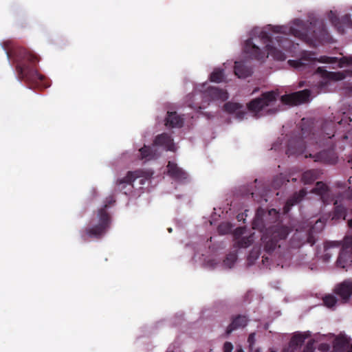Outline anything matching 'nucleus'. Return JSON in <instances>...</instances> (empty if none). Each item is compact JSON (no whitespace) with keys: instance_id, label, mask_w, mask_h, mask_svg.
Listing matches in <instances>:
<instances>
[{"instance_id":"35","label":"nucleus","mask_w":352,"mask_h":352,"mask_svg":"<svg viewBox=\"0 0 352 352\" xmlns=\"http://www.w3.org/2000/svg\"><path fill=\"white\" fill-rule=\"evenodd\" d=\"M217 265V263L216 262V259H214V258H210L204 263V265L206 267L210 268V269L215 268Z\"/></svg>"},{"instance_id":"40","label":"nucleus","mask_w":352,"mask_h":352,"mask_svg":"<svg viewBox=\"0 0 352 352\" xmlns=\"http://www.w3.org/2000/svg\"><path fill=\"white\" fill-rule=\"evenodd\" d=\"M262 239L263 240L264 242L267 243V248L269 250H271V249H272L274 248L272 245H271L268 244L269 241H267V236L263 237Z\"/></svg>"},{"instance_id":"44","label":"nucleus","mask_w":352,"mask_h":352,"mask_svg":"<svg viewBox=\"0 0 352 352\" xmlns=\"http://www.w3.org/2000/svg\"><path fill=\"white\" fill-rule=\"evenodd\" d=\"M348 224L350 228H352V219L349 220Z\"/></svg>"},{"instance_id":"15","label":"nucleus","mask_w":352,"mask_h":352,"mask_svg":"<svg viewBox=\"0 0 352 352\" xmlns=\"http://www.w3.org/2000/svg\"><path fill=\"white\" fill-rule=\"evenodd\" d=\"M225 111L234 115L237 119L241 120L246 116V112L242 105L236 102H228L225 104Z\"/></svg>"},{"instance_id":"20","label":"nucleus","mask_w":352,"mask_h":352,"mask_svg":"<svg viewBox=\"0 0 352 352\" xmlns=\"http://www.w3.org/2000/svg\"><path fill=\"white\" fill-rule=\"evenodd\" d=\"M139 160L145 163L148 161L152 160L154 158V151L150 146L144 145L139 149Z\"/></svg>"},{"instance_id":"33","label":"nucleus","mask_w":352,"mask_h":352,"mask_svg":"<svg viewBox=\"0 0 352 352\" xmlns=\"http://www.w3.org/2000/svg\"><path fill=\"white\" fill-rule=\"evenodd\" d=\"M231 228V225L229 223H223L219 226L218 230L221 234H225L229 232Z\"/></svg>"},{"instance_id":"9","label":"nucleus","mask_w":352,"mask_h":352,"mask_svg":"<svg viewBox=\"0 0 352 352\" xmlns=\"http://www.w3.org/2000/svg\"><path fill=\"white\" fill-rule=\"evenodd\" d=\"M329 19L333 23V25L337 28L338 31L340 33H344V30L340 23L344 24L346 27L352 29V19L350 14H346L342 17L340 20L338 18V14L336 12L330 11L329 13Z\"/></svg>"},{"instance_id":"13","label":"nucleus","mask_w":352,"mask_h":352,"mask_svg":"<svg viewBox=\"0 0 352 352\" xmlns=\"http://www.w3.org/2000/svg\"><path fill=\"white\" fill-rule=\"evenodd\" d=\"M311 336L309 331L306 332H298L295 333L289 343V349L287 351L285 352H294L295 350L298 349L304 342L305 339L308 338Z\"/></svg>"},{"instance_id":"24","label":"nucleus","mask_w":352,"mask_h":352,"mask_svg":"<svg viewBox=\"0 0 352 352\" xmlns=\"http://www.w3.org/2000/svg\"><path fill=\"white\" fill-rule=\"evenodd\" d=\"M224 78L223 69L215 68L210 75V80L213 82H221Z\"/></svg>"},{"instance_id":"4","label":"nucleus","mask_w":352,"mask_h":352,"mask_svg":"<svg viewBox=\"0 0 352 352\" xmlns=\"http://www.w3.org/2000/svg\"><path fill=\"white\" fill-rule=\"evenodd\" d=\"M98 223L91 227H87L81 231V237L83 241L88 239H100L106 234L111 225V217L104 208L98 210Z\"/></svg>"},{"instance_id":"49","label":"nucleus","mask_w":352,"mask_h":352,"mask_svg":"<svg viewBox=\"0 0 352 352\" xmlns=\"http://www.w3.org/2000/svg\"><path fill=\"white\" fill-rule=\"evenodd\" d=\"M351 10H352V6L351 7Z\"/></svg>"},{"instance_id":"28","label":"nucleus","mask_w":352,"mask_h":352,"mask_svg":"<svg viewBox=\"0 0 352 352\" xmlns=\"http://www.w3.org/2000/svg\"><path fill=\"white\" fill-rule=\"evenodd\" d=\"M288 234V230L285 228H282L278 232H275L273 233V239H272V243H276L277 242V237L279 239H284Z\"/></svg>"},{"instance_id":"6","label":"nucleus","mask_w":352,"mask_h":352,"mask_svg":"<svg viewBox=\"0 0 352 352\" xmlns=\"http://www.w3.org/2000/svg\"><path fill=\"white\" fill-rule=\"evenodd\" d=\"M346 76H352V71L347 70L345 73L342 72H328L322 68L319 67L315 74V76L316 78H322L319 85L321 91H324V89H323V87H324L328 82L331 81L341 80L344 79Z\"/></svg>"},{"instance_id":"42","label":"nucleus","mask_w":352,"mask_h":352,"mask_svg":"<svg viewBox=\"0 0 352 352\" xmlns=\"http://www.w3.org/2000/svg\"><path fill=\"white\" fill-rule=\"evenodd\" d=\"M269 212H270V214H276V210L272 209V210H270Z\"/></svg>"},{"instance_id":"18","label":"nucleus","mask_w":352,"mask_h":352,"mask_svg":"<svg viewBox=\"0 0 352 352\" xmlns=\"http://www.w3.org/2000/svg\"><path fill=\"white\" fill-rule=\"evenodd\" d=\"M245 229L243 228H237L235 230V235L236 237L237 243H239V246L240 248L248 247L253 241V236L252 235L249 236L245 235Z\"/></svg>"},{"instance_id":"36","label":"nucleus","mask_w":352,"mask_h":352,"mask_svg":"<svg viewBox=\"0 0 352 352\" xmlns=\"http://www.w3.org/2000/svg\"><path fill=\"white\" fill-rule=\"evenodd\" d=\"M223 352H232L233 350V345L230 342H226L223 345Z\"/></svg>"},{"instance_id":"21","label":"nucleus","mask_w":352,"mask_h":352,"mask_svg":"<svg viewBox=\"0 0 352 352\" xmlns=\"http://www.w3.org/2000/svg\"><path fill=\"white\" fill-rule=\"evenodd\" d=\"M234 73L239 78H246L251 74L252 70L247 67L243 63L236 61Z\"/></svg>"},{"instance_id":"30","label":"nucleus","mask_w":352,"mask_h":352,"mask_svg":"<svg viewBox=\"0 0 352 352\" xmlns=\"http://www.w3.org/2000/svg\"><path fill=\"white\" fill-rule=\"evenodd\" d=\"M342 250L349 251L352 253V235L346 236L344 239Z\"/></svg>"},{"instance_id":"37","label":"nucleus","mask_w":352,"mask_h":352,"mask_svg":"<svg viewBox=\"0 0 352 352\" xmlns=\"http://www.w3.org/2000/svg\"><path fill=\"white\" fill-rule=\"evenodd\" d=\"M329 348H330V346H329V344L322 343L320 345L318 350L320 351L327 352L329 350Z\"/></svg>"},{"instance_id":"2","label":"nucleus","mask_w":352,"mask_h":352,"mask_svg":"<svg viewBox=\"0 0 352 352\" xmlns=\"http://www.w3.org/2000/svg\"><path fill=\"white\" fill-rule=\"evenodd\" d=\"M228 98V94L205 82L196 86L193 94L188 96V104L195 109H205L210 102H223Z\"/></svg>"},{"instance_id":"47","label":"nucleus","mask_w":352,"mask_h":352,"mask_svg":"<svg viewBox=\"0 0 352 352\" xmlns=\"http://www.w3.org/2000/svg\"><path fill=\"white\" fill-rule=\"evenodd\" d=\"M252 352H261V351H260V350H259V349H256V350H255V351H252Z\"/></svg>"},{"instance_id":"39","label":"nucleus","mask_w":352,"mask_h":352,"mask_svg":"<svg viewBox=\"0 0 352 352\" xmlns=\"http://www.w3.org/2000/svg\"><path fill=\"white\" fill-rule=\"evenodd\" d=\"M248 342L250 344V346H252L254 344L255 342V335L254 333H251L248 337Z\"/></svg>"},{"instance_id":"5","label":"nucleus","mask_w":352,"mask_h":352,"mask_svg":"<svg viewBox=\"0 0 352 352\" xmlns=\"http://www.w3.org/2000/svg\"><path fill=\"white\" fill-rule=\"evenodd\" d=\"M16 74L19 79L32 85H38L45 80L36 67H16Z\"/></svg>"},{"instance_id":"22","label":"nucleus","mask_w":352,"mask_h":352,"mask_svg":"<svg viewBox=\"0 0 352 352\" xmlns=\"http://www.w3.org/2000/svg\"><path fill=\"white\" fill-rule=\"evenodd\" d=\"M352 258V253L349 251L342 250L337 261V264L340 267H346L349 265Z\"/></svg>"},{"instance_id":"19","label":"nucleus","mask_w":352,"mask_h":352,"mask_svg":"<svg viewBox=\"0 0 352 352\" xmlns=\"http://www.w3.org/2000/svg\"><path fill=\"white\" fill-rule=\"evenodd\" d=\"M135 179V177L133 173L132 172H128L124 177L118 179L116 182L119 190L123 191V192L126 195L127 192L125 190V188L127 186H132V183L134 182Z\"/></svg>"},{"instance_id":"43","label":"nucleus","mask_w":352,"mask_h":352,"mask_svg":"<svg viewBox=\"0 0 352 352\" xmlns=\"http://www.w3.org/2000/svg\"><path fill=\"white\" fill-rule=\"evenodd\" d=\"M235 352H244V351L241 347H239L236 349Z\"/></svg>"},{"instance_id":"17","label":"nucleus","mask_w":352,"mask_h":352,"mask_svg":"<svg viewBox=\"0 0 352 352\" xmlns=\"http://www.w3.org/2000/svg\"><path fill=\"white\" fill-rule=\"evenodd\" d=\"M318 61L331 64L338 63V67L342 68L352 65V57H343L338 59L337 58L321 56Z\"/></svg>"},{"instance_id":"48","label":"nucleus","mask_w":352,"mask_h":352,"mask_svg":"<svg viewBox=\"0 0 352 352\" xmlns=\"http://www.w3.org/2000/svg\"><path fill=\"white\" fill-rule=\"evenodd\" d=\"M288 153H289V154H292V153H293V152H292L290 150H289V151H288Z\"/></svg>"},{"instance_id":"25","label":"nucleus","mask_w":352,"mask_h":352,"mask_svg":"<svg viewBox=\"0 0 352 352\" xmlns=\"http://www.w3.org/2000/svg\"><path fill=\"white\" fill-rule=\"evenodd\" d=\"M317 177L318 172L314 170H311L303 173L302 180L305 184H309L316 180Z\"/></svg>"},{"instance_id":"14","label":"nucleus","mask_w":352,"mask_h":352,"mask_svg":"<svg viewBox=\"0 0 352 352\" xmlns=\"http://www.w3.org/2000/svg\"><path fill=\"white\" fill-rule=\"evenodd\" d=\"M302 58L300 60H289L288 63L292 67H294L298 69H302L305 67L307 63L305 62H315L316 58L314 54L311 52H303L301 54Z\"/></svg>"},{"instance_id":"11","label":"nucleus","mask_w":352,"mask_h":352,"mask_svg":"<svg viewBox=\"0 0 352 352\" xmlns=\"http://www.w3.org/2000/svg\"><path fill=\"white\" fill-rule=\"evenodd\" d=\"M335 292L342 300L346 302L352 296V281L347 280L338 284L335 288Z\"/></svg>"},{"instance_id":"23","label":"nucleus","mask_w":352,"mask_h":352,"mask_svg":"<svg viewBox=\"0 0 352 352\" xmlns=\"http://www.w3.org/2000/svg\"><path fill=\"white\" fill-rule=\"evenodd\" d=\"M248 320L245 316H240L234 319L230 325L228 333H230L234 329L239 327H243L247 324Z\"/></svg>"},{"instance_id":"45","label":"nucleus","mask_w":352,"mask_h":352,"mask_svg":"<svg viewBox=\"0 0 352 352\" xmlns=\"http://www.w3.org/2000/svg\"><path fill=\"white\" fill-rule=\"evenodd\" d=\"M348 352H352V344L351 345V347H350L349 350L348 351Z\"/></svg>"},{"instance_id":"46","label":"nucleus","mask_w":352,"mask_h":352,"mask_svg":"<svg viewBox=\"0 0 352 352\" xmlns=\"http://www.w3.org/2000/svg\"><path fill=\"white\" fill-rule=\"evenodd\" d=\"M318 223H322V222H321V221H320H320H316V225H317V224H318Z\"/></svg>"},{"instance_id":"16","label":"nucleus","mask_w":352,"mask_h":352,"mask_svg":"<svg viewBox=\"0 0 352 352\" xmlns=\"http://www.w3.org/2000/svg\"><path fill=\"white\" fill-rule=\"evenodd\" d=\"M164 122L168 128H179L183 125L184 118L176 112L168 111Z\"/></svg>"},{"instance_id":"12","label":"nucleus","mask_w":352,"mask_h":352,"mask_svg":"<svg viewBox=\"0 0 352 352\" xmlns=\"http://www.w3.org/2000/svg\"><path fill=\"white\" fill-rule=\"evenodd\" d=\"M160 147L163 148L167 151H175L176 149L175 144L173 142L171 137L167 133H163L158 135L155 138V148Z\"/></svg>"},{"instance_id":"1","label":"nucleus","mask_w":352,"mask_h":352,"mask_svg":"<svg viewBox=\"0 0 352 352\" xmlns=\"http://www.w3.org/2000/svg\"><path fill=\"white\" fill-rule=\"evenodd\" d=\"M311 23L296 19L285 25H271L265 28H254L251 32V38L244 45V52L252 59L263 62L269 56L273 59L283 61L289 56H294L298 44L282 36H274L268 33L292 34L313 45L326 40V32L316 33L312 29Z\"/></svg>"},{"instance_id":"27","label":"nucleus","mask_w":352,"mask_h":352,"mask_svg":"<svg viewBox=\"0 0 352 352\" xmlns=\"http://www.w3.org/2000/svg\"><path fill=\"white\" fill-rule=\"evenodd\" d=\"M323 301L324 305L328 308H333L337 303L336 298L331 294L326 295L323 298Z\"/></svg>"},{"instance_id":"7","label":"nucleus","mask_w":352,"mask_h":352,"mask_svg":"<svg viewBox=\"0 0 352 352\" xmlns=\"http://www.w3.org/2000/svg\"><path fill=\"white\" fill-rule=\"evenodd\" d=\"M310 93L309 90H303L294 94L285 95L281 97V102L288 105H298L309 100Z\"/></svg>"},{"instance_id":"29","label":"nucleus","mask_w":352,"mask_h":352,"mask_svg":"<svg viewBox=\"0 0 352 352\" xmlns=\"http://www.w3.org/2000/svg\"><path fill=\"white\" fill-rule=\"evenodd\" d=\"M306 195V192L304 190L300 191L298 195H295L291 199H289L285 208H287V206H292L298 201H301L302 197Z\"/></svg>"},{"instance_id":"8","label":"nucleus","mask_w":352,"mask_h":352,"mask_svg":"<svg viewBox=\"0 0 352 352\" xmlns=\"http://www.w3.org/2000/svg\"><path fill=\"white\" fill-rule=\"evenodd\" d=\"M327 338V340L332 342L334 351H342L349 344L350 338L345 334L340 333L338 336L329 334L328 336H322L320 338V341Z\"/></svg>"},{"instance_id":"31","label":"nucleus","mask_w":352,"mask_h":352,"mask_svg":"<svg viewBox=\"0 0 352 352\" xmlns=\"http://www.w3.org/2000/svg\"><path fill=\"white\" fill-rule=\"evenodd\" d=\"M327 190V186L322 183V182H318L316 184V187L314 189V191L316 194L323 197V195L326 193Z\"/></svg>"},{"instance_id":"3","label":"nucleus","mask_w":352,"mask_h":352,"mask_svg":"<svg viewBox=\"0 0 352 352\" xmlns=\"http://www.w3.org/2000/svg\"><path fill=\"white\" fill-rule=\"evenodd\" d=\"M278 94L276 91H267L261 97L255 98L248 104L249 111L256 117L276 113L280 110L276 105Z\"/></svg>"},{"instance_id":"26","label":"nucleus","mask_w":352,"mask_h":352,"mask_svg":"<svg viewBox=\"0 0 352 352\" xmlns=\"http://www.w3.org/2000/svg\"><path fill=\"white\" fill-rule=\"evenodd\" d=\"M236 261V255L234 253L230 254L223 261V266L225 268H231Z\"/></svg>"},{"instance_id":"32","label":"nucleus","mask_w":352,"mask_h":352,"mask_svg":"<svg viewBox=\"0 0 352 352\" xmlns=\"http://www.w3.org/2000/svg\"><path fill=\"white\" fill-rule=\"evenodd\" d=\"M345 219V210L342 207L338 206L335 211V214L332 217V219Z\"/></svg>"},{"instance_id":"41","label":"nucleus","mask_w":352,"mask_h":352,"mask_svg":"<svg viewBox=\"0 0 352 352\" xmlns=\"http://www.w3.org/2000/svg\"><path fill=\"white\" fill-rule=\"evenodd\" d=\"M348 197H349L350 199H352V189H351V190H350L349 191Z\"/></svg>"},{"instance_id":"38","label":"nucleus","mask_w":352,"mask_h":352,"mask_svg":"<svg viewBox=\"0 0 352 352\" xmlns=\"http://www.w3.org/2000/svg\"><path fill=\"white\" fill-rule=\"evenodd\" d=\"M313 344H314V342H308V344L306 346L305 349H304L303 352H314Z\"/></svg>"},{"instance_id":"34","label":"nucleus","mask_w":352,"mask_h":352,"mask_svg":"<svg viewBox=\"0 0 352 352\" xmlns=\"http://www.w3.org/2000/svg\"><path fill=\"white\" fill-rule=\"evenodd\" d=\"M115 202H116V199H114V197L113 195H110L106 198L105 203H104V207L102 208H104L106 210V209L109 206H110Z\"/></svg>"},{"instance_id":"10","label":"nucleus","mask_w":352,"mask_h":352,"mask_svg":"<svg viewBox=\"0 0 352 352\" xmlns=\"http://www.w3.org/2000/svg\"><path fill=\"white\" fill-rule=\"evenodd\" d=\"M167 170L170 176L179 182H185L189 179L186 173L173 162H168Z\"/></svg>"}]
</instances>
